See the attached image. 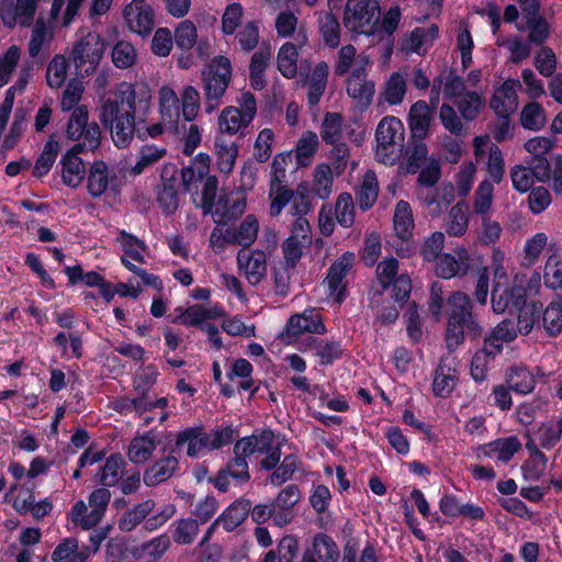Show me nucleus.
Masks as SVG:
<instances>
[{
	"instance_id": "1",
	"label": "nucleus",
	"mask_w": 562,
	"mask_h": 562,
	"mask_svg": "<svg viewBox=\"0 0 562 562\" xmlns=\"http://www.w3.org/2000/svg\"><path fill=\"white\" fill-rule=\"evenodd\" d=\"M153 93L144 81L121 82L115 98L104 100L99 110V120L111 133L117 148H126L135 136V121H146L151 108Z\"/></svg>"
},
{
	"instance_id": "2",
	"label": "nucleus",
	"mask_w": 562,
	"mask_h": 562,
	"mask_svg": "<svg viewBox=\"0 0 562 562\" xmlns=\"http://www.w3.org/2000/svg\"><path fill=\"white\" fill-rule=\"evenodd\" d=\"M449 306L445 333L447 350L454 352L468 338L476 340L482 336L483 327L473 314V305L463 292L456 291L447 300Z\"/></svg>"
},
{
	"instance_id": "3",
	"label": "nucleus",
	"mask_w": 562,
	"mask_h": 562,
	"mask_svg": "<svg viewBox=\"0 0 562 562\" xmlns=\"http://www.w3.org/2000/svg\"><path fill=\"white\" fill-rule=\"evenodd\" d=\"M380 14L379 0H347L342 24L352 37L359 35L371 37L379 33Z\"/></svg>"
},
{
	"instance_id": "4",
	"label": "nucleus",
	"mask_w": 562,
	"mask_h": 562,
	"mask_svg": "<svg viewBox=\"0 0 562 562\" xmlns=\"http://www.w3.org/2000/svg\"><path fill=\"white\" fill-rule=\"evenodd\" d=\"M232 64L228 57L218 55L211 59L202 70L206 111H213L225 94L232 79Z\"/></svg>"
},
{
	"instance_id": "5",
	"label": "nucleus",
	"mask_w": 562,
	"mask_h": 562,
	"mask_svg": "<svg viewBox=\"0 0 562 562\" xmlns=\"http://www.w3.org/2000/svg\"><path fill=\"white\" fill-rule=\"evenodd\" d=\"M81 34L72 46L70 60L79 74L89 76L95 71L105 50V40L97 32Z\"/></svg>"
},
{
	"instance_id": "6",
	"label": "nucleus",
	"mask_w": 562,
	"mask_h": 562,
	"mask_svg": "<svg viewBox=\"0 0 562 562\" xmlns=\"http://www.w3.org/2000/svg\"><path fill=\"white\" fill-rule=\"evenodd\" d=\"M327 328L321 312L315 307H307L302 313L293 314L286 321L279 339L285 345H292L303 334L324 335Z\"/></svg>"
},
{
	"instance_id": "7",
	"label": "nucleus",
	"mask_w": 562,
	"mask_h": 562,
	"mask_svg": "<svg viewBox=\"0 0 562 562\" xmlns=\"http://www.w3.org/2000/svg\"><path fill=\"white\" fill-rule=\"evenodd\" d=\"M89 112L86 105H78L71 112L67 127V137L71 140L87 143L88 149L94 151L101 145V128L97 122L89 123Z\"/></svg>"
},
{
	"instance_id": "8",
	"label": "nucleus",
	"mask_w": 562,
	"mask_h": 562,
	"mask_svg": "<svg viewBox=\"0 0 562 562\" xmlns=\"http://www.w3.org/2000/svg\"><path fill=\"white\" fill-rule=\"evenodd\" d=\"M355 259L353 252L346 251L327 270L328 294L334 296V302L337 304H341L347 297V285L344 283V280L352 269Z\"/></svg>"
},
{
	"instance_id": "9",
	"label": "nucleus",
	"mask_w": 562,
	"mask_h": 562,
	"mask_svg": "<svg viewBox=\"0 0 562 562\" xmlns=\"http://www.w3.org/2000/svg\"><path fill=\"white\" fill-rule=\"evenodd\" d=\"M40 0H0V19L12 29L16 24L29 27L34 21Z\"/></svg>"
},
{
	"instance_id": "10",
	"label": "nucleus",
	"mask_w": 562,
	"mask_h": 562,
	"mask_svg": "<svg viewBox=\"0 0 562 562\" xmlns=\"http://www.w3.org/2000/svg\"><path fill=\"white\" fill-rule=\"evenodd\" d=\"M123 15L128 29L142 37L148 36L155 26V12L145 0H133L124 10Z\"/></svg>"
},
{
	"instance_id": "11",
	"label": "nucleus",
	"mask_w": 562,
	"mask_h": 562,
	"mask_svg": "<svg viewBox=\"0 0 562 562\" xmlns=\"http://www.w3.org/2000/svg\"><path fill=\"white\" fill-rule=\"evenodd\" d=\"M456 255L442 254L435 260V272L440 279L449 280L457 276H465L471 268L469 251L464 247L456 250Z\"/></svg>"
},
{
	"instance_id": "12",
	"label": "nucleus",
	"mask_w": 562,
	"mask_h": 562,
	"mask_svg": "<svg viewBox=\"0 0 562 562\" xmlns=\"http://www.w3.org/2000/svg\"><path fill=\"white\" fill-rule=\"evenodd\" d=\"M435 114V108L430 106L425 100H418L411 105L407 124L412 139H425L428 136Z\"/></svg>"
},
{
	"instance_id": "13",
	"label": "nucleus",
	"mask_w": 562,
	"mask_h": 562,
	"mask_svg": "<svg viewBox=\"0 0 562 562\" xmlns=\"http://www.w3.org/2000/svg\"><path fill=\"white\" fill-rule=\"evenodd\" d=\"M177 170L173 166H166L161 172V186L157 191V203L165 214L171 215L179 207V192L177 188Z\"/></svg>"
},
{
	"instance_id": "14",
	"label": "nucleus",
	"mask_w": 562,
	"mask_h": 562,
	"mask_svg": "<svg viewBox=\"0 0 562 562\" xmlns=\"http://www.w3.org/2000/svg\"><path fill=\"white\" fill-rule=\"evenodd\" d=\"M179 315L169 319L173 324H181L184 326H198L202 329L204 323L210 319H216L222 317L225 312L218 304L212 307H205L202 304H194L183 310L182 307L177 308Z\"/></svg>"
},
{
	"instance_id": "15",
	"label": "nucleus",
	"mask_w": 562,
	"mask_h": 562,
	"mask_svg": "<svg viewBox=\"0 0 562 562\" xmlns=\"http://www.w3.org/2000/svg\"><path fill=\"white\" fill-rule=\"evenodd\" d=\"M179 468V457L162 456L145 469L143 482L148 487L158 486L171 479Z\"/></svg>"
},
{
	"instance_id": "16",
	"label": "nucleus",
	"mask_w": 562,
	"mask_h": 562,
	"mask_svg": "<svg viewBox=\"0 0 562 562\" xmlns=\"http://www.w3.org/2000/svg\"><path fill=\"white\" fill-rule=\"evenodd\" d=\"M459 381L456 368L451 366L448 358L441 357L434 370L432 393L440 398H448Z\"/></svg>"
},
{
	"instance_id": "17",
	"label": "nucleus",
	"mask_w": 562,
	"mask_h": 562,
	"mask_svg": "<svg viewBox=\"0 0 562 562\" xmlns=\"http://www.w3.org/2000/svg\"><path fill=\"white\" fill-rule=\"evenodd\" d=\"M157 446L156 430L149 429L131 440L127 448V458L133 464H144L151 459Z\"/></svg>"
},
{
	"instance_id": "18",
	"label": "nucleus",
	"mask_w": 562,
	"mask_h": 562,
	"mask_svg": "<svg viewBox=\"0 0 562 562\" xmlns=\"http://www.w3.org/2000/svg\"><path fill=\"white\" fill-rule=\"evenodd\" d=\"M187 443V456L196 458L202 449L210 450V435L203 426L188 427L176 434L175 449H181Z\"/></svg>"
},
{
	"instance_id": "19",
	"label": "nucleus",
	"mask_w": 562,
	"mask_h": 562,
	"mask_svg": "<svg viewBox=\"0 0 562 562\" xmlns=\"http://www.w3.org/2000/svg\"><path fill=\"white\" fill-rule=\"evenodd\" d=\"M91 557V550L88 546L79 547V541L75 537L63 539L52 552L53 562H87Z\"/></svg>"
},
{
	"instance_id": "20",
	"label": "nucleus",
	"mask_w": 562,
	"mask_h": 562,
	"mask_svg": "<svg viewBox=\"0 0 562 562\" xmlns=\"http://www.w3.org/2000/svg\"><path fill=\"white\" fill-rule=\"evenodd\" d=\"M517 93L513 80L504 81L490 100V108L497 116L512 115L517 109Z\"/></svg>"
},
{
	"instance_id": "21",
	"label": "nucleus",
	"mask_w": 562,
	"mask_h": 562,
	"mask_svg": "<svg viewBox=\"0 0 562 562\" xmlns=\"http://www.w3.org/2000/svg\"><path fill=\"white\" fill-rule=\"evenodd\" d=\"M362 70L360 67L352 70L351 77L347 80V93L361 110H367L372 102L375 87L374 82L360 79Z\"/></svg>"
},
{
	"instance_id": "22",
	"label": "nucleus",
	"mask_w": 562,
	"mask_h": 562,
	"mask_svg": "<svg viewBox=\"0 0 562 562\" xmlns=\"http://www.w3.org/2000/svg\"><path fill=\"white\" fill-rule=\"evenodd\" d=\"M404 126L400 119L395 116L383 117L375 130L376 153L380 149L387 150L396 143V138H402Z\"/></svg>"
},
{
	"instance_id": "23",
	"label": "nucleus",
	"mask_w": 562,
	"mask_h": 562,
	"mask_svg": "<svg viewBox=\"0 0 562 562\" xmlns=\"http://www.w3.org/2000/svg\"><path fill=\"white\" fill-rule=\"evenodd\" d=\"M274 438L273 430L266 428L254 431L250 436L243 437L235 442L237 443V449H241V453L250 457L269 451L274 446Z\"/></svg>"
},
{
	"instance_id": "24",
	"label": "nucleus",
	"mask_w": 562,
	"mask_h": 562,
	"mask_svg": "<svg viewBox=\"0 0 562 562\" xmlns=\"http://www.w3.org/2000/svg\"><path fill=\"white\" fill-rule=\"evenodd\" d=\"M251 509V501L248 498H238L229 504L217 517L227 532L234 531L248 517Z\"/></svg>"
},
{
	"instance_id": "25",
	"label": "nucleus",
	"mask_w": 562,
	"mask_h": 562,
	"mask_svg": "<svg viewBox=\"0 0 562 562\" xmlns=\"http://www.w3.org/2000/svg\"><path fill=\"white\" fill-rule=\"evenodd\" d=\"M126 461L120 452L110 454L103 465L98 469V483L105 487H113L122 479Z\"/></svg>"
},
{
	"instance_id": "26",
	"label": "nucleus",
	"mask_w": 562,
	"mask_h": 562,
	"mask_svg": "<svg viewBox=\"0 0 562 562\" xmlns=\"http://www.w3.org/2000/svg\"><path fill=\"white\" fill-rule=\"evenodd\" d=\"M318 33L322 36L324 45L329 48H337L340 45L341 27L340 22L331 11L319 12Z\"/></svg>"
},
{
	"instance_id": "27",
	"label": "nucleus",
	"mask_w": 562,
	"mask_h": 562,
	"mask_svg": "<svg viewBox=\"0 0 562 562\" xmlns=\"http://www.w3.org/2000/svg\"><path fill=\"white\" fill-rule=\"evenodd\" d=\"M109 167L103 160H95L90 166L87 178V190L92 198L104 194L110 183Z\"/></svg>"
},
{
	"instance_id": "28",
	"label": "nucleus",
	"mask_w": 562,
	"mask_h": 562,
	"mask_svg": "<svg viewBox=\"0 0 562 562\" xmlns=\"http://www.w3.org/2000/svg\"><path fill=\"white\" fill-rule=\"evenodd\" d=\"M508 387L517 394H529L533 391L536 379L527 366H513L507 370Z\"/></svg>"
},
{
	"instance_id": "29",
	"label": "nucleus",
	"mask_w": 562,
	"mask_h": 562,
	"mask_svg": "<svg viewBox=\"0 0 562 562\" xmlns=\"http://www.w3.org/2000/svg\"><path fill=\"white\" fill-rule=\"evenodd\" d=\"M155 501L146 499L126 510L119 519L117 526L122 532H131L139 524H144L145 518L154 510Z\"/></svg>"
},
{
	"instance_id": "30",
	"label": "nucleus",
	"mask_w": 562,
	"mask_h": 562,
	"mask_svg": "<svg viewBox=\"0 0 562 562\" xmlns=\"http://www.w3.org/2000/svg\"><path fill=\"white\" fill-rule=\"evenodd\" d=\"M393 226L395 235L401 240H408L414 229L412 207L408 202L400 200L395 205Z\"/></svg>"
},
{
	"instance_id": "31",
	"label": "nucleus",
	"mask_w": 562,
	"mask_h": 562,
	"mask_svg": "<svg viewBox=\"0 0 562 562\" xmlns=\"http://www.w3.org/2000/svg\"><path fill=\"white\" fill-rule=\"evenodd\" d=\"M59 150H60V145H59L58 140H56L54 138V136H50L46 140L42 153L40 154V156L37 157V159L35 161V165H34V168L32 171V175L34 178L42 179L43 177L48 175V172L50 171L52 167L54 166V164L57 159Z\"/></svg>"
},
{
	"instance_id": "32",
	"label": "nucleus",
	"mask_w": 562,
	"mask_h": 562,
	"mask_svg": "<svg viewBox=\"0 0 562 562\" xmlns=\"http://www.w3.org/2000/svg\"><path fill=\"white\" fill-rule=\"evenodd\" d=\"M300 467L301 460L297 454H285L282 461L280 460V463L277 465L274 471L270 473L267 482L273 486H280L285 482L291 481L295 472L300 470Z\"/></svg>"
},
{
	"instance_id": "33",
	"label": "nucleus",
	"mask_w": 562,
	"mask_h": 562,
	"mask_svg": "<svg viewBox=\"0 0 562 562\" xmlns=\"http://www.w3.org/2000/svg\"><path fill=\"white\" fill-rule=\"evenodd\" d=\"M59 165L63 183L71 189L80 187L86 175L83 160L61 156Z\"/></svg>"
},
{
	"instance_id": "34",
	"label": "nucleus",
	"mask_w": 562,
	"mask_h": 562,
	"mask_svg": "<svg viewBox=\"0 0 562 562\" xmlns=\"http://www.w3.org/2000/svg\"><path fill=\"white\" fill-rule=\"evenodd\" d=\"M308 349H316L315 356L321 359L322 366H329L334 361L341 359L344 349L340 340H330L322 344L316 338L310 337L307 340Z\"/></svg>"
},
{
	"instance_id": "35",
	"label": "nucleus",
	"mask_w": 562,
	"mask_h": 562,
	"mask_svg": "<svg viewBox=\"0 0 562 562\" xmlns=\"http://www.w3.org/2000/svg\"><path fill=\"white\" fill-rule=\"evenodd\" d=\"M311 549L317 554L319 561L338 562L339 549L335 540L325 532H317L312 538Z\"/></svg>"
},
{
	"instance_id": "36",
	"label": "nucleus",
	"mask_w": 562,
	"mask_h": 562,
	"mask_svg": "<svg viewBox=\"0 0 562 562\" xmlns=\"http://www.w3.org/2000/svg\"><path fill=\"white\" fill-rule=\"evenodd\" d=\"M318 147L319 140L317 134L312 131L304 132L296 143V165L299 167L310 166Z\"/></svg>"
},
{
	"instance_id": "37",
	"label": "nucleus",
	"mask_w": 562,
	"mask_h": 562,
	"mask_svg": "<svg viewBox=\"0 0 562 562\" xmlns=\"http://www.w3.org/2000/svg\"><path fill=\"white\" fill-rule=\"evenodd\" d=\"M344 116L338 112H327L321 126V137L328 145L339 144L342 136Z\"/></svg>"
},
{
	"instance_id": "38",
	"label": "nucleus",
	"mask_w": 562,
	"mask_h": 562,
	"mask_svg": "<svg viewBox=\"0 0 562 562\" xmlns=\"http://www.w3.org/2000/svg\"><path fill=\"white\" fill-rule=\"evenodd\" d=\"M297 48L293 43L283 44L278 53V69L285 78L292 79L297 72Z\"/></svg>"
},
{
	"instance_id": "39",
	"label": "nucleus",
	"mask_w": 562,
	"mask_h": 562,
	"mask_svg": "<svg viewBox=\"0 0 562 562\" xmlns=\"http://www.w3.org/2000/svg\"><path fill=\"white\" fill-rule=\"evenodd\" d=\"M267 271L266 254L262 250H252L246 258L245 273L248 282L257 285Z\"/></svg>"
},
{
	"instance_id": "40",
	"label": "nucleus",
	"mask_w": 562,
	"mask_h": 562,
	"mask_svg": "<svg viewBox=\"0 0 562 562\" xmlns=\"http://www.w3.org/2000/svg\"><path fill=\"white\" fill-rule=\"evenodd\" d=\"M63 271L68 277V285H76L82 282L89 288H98L105 281L101 273L94 270L85 272L80 265L67 266Z\"/></svg>"
},
{
	"instance_id": "41",
	"label": "nucleus",
	"mask_w": 562,
	"mask_h": 562,
	"mask_svg": "<svg viewBox=\"0 0 562 562\" xmlns=\"http://www.w3.org/2000/svg\"><path fill=\"white\" fill-rule=\"evenodd\" d=\"M520 124L528 131H540L546 124V111L540 103L530 102L520 112Z\"/></svg>"
},
{
	"instance_id": "42",
	"label": "nucleus",
	"mask_w": 562,
	"mask_h": 562,
	"mask_svg": "<svg viewBox=\"0 0 562 562\" xmlns=\"http://www.w3.org/2000/svg\"><path fill=\"white\" fill-rule=\"evenodd\" d=\"M234 457L227 462L225 469L233 480L239 484L249 482L250 473L249 465L247 462V454L241 453V449H237V443H234L233 448Z\"/></svg>"
},
{
	"instance_id": "43",
	"label": "nucleus",
	"mask_w": 562,
	"mask_h": 562,
	"mask_svg": "<svg viewBox=\"0 0 562 562\" xmlns=\"http://www.w3.org/2000/svg\"><path fill=\"white\" fill-rule=\"evenodd\" d=\"M333 175L328 164H319L314 170L313 193L321 200L328 199L331 193Z\"/></svg>"
},
{
	"instance_id": "44",
	"label": "nucleus",
	"mask_w": 562,
	"mask_h": 562,
	"mask_svg": "<svg viewBox=\"0 0 562 562\" xmlns=\"http://www.w3.org/2000/svg\"><path fill=\"white\" fill-rule=\"evenodd\" d=\"M269 196L271 198L270 215L279 216L284 206L292 202L294 190L289 189L283 182L270 181Z\"/></svg>"
},
{
	"instance_id": "45",
	"label": "nucleus",
	"mask_w": 562,
	"mask_h": 562,
	"mask_svg": "<svg viewBox=\"0 0 562 562\" xmlns=\"http://www.w3.org/2000/svg\"><path fill=\"white\" fill-rule=\"evenodd\" d=\"M379 194V184L374 173L372 176L366 175L359 190L357 191L358 204L361 211L370 210Z\"/></svg>"
},
{
	"instance_id": "46",
	"label": "nucleus",
	"mask_w": 562,
	"mask_h": 562,
	"mask_svg": "<svg viewBox=\"0 0 562 562\" xmlns=\"http://www.w3.org/2000/svg\"><path fill=\"white\" fill-rule=\"evenodd\" d=\"M469 224L467 206L463 203L454 204L449 212V222L446 232L450 236H462L465 234Z\"/></svg>"
},
{
	"instance_id": "47",
	"label": "nucleus",
	"mask_w": 562,
	"mask_h": 562,
	"mask_svg": "<svg viewBox=\"0 0 562 562\" xmlns=\"http://www.w3.org/2000/svg\"><path fill=\"white\" fill-rule=\"evenodd\" d=\"M216 165L220 172L227 175L229 173L236 161L238 155V146L235 143L226 144L216 139Z\"/></svg>"
},
{
	"instance_id": "48",
	"label": "nucleus",
	"mask_w": 562,
	"mask_h": 562,
	"mask_svg": "<svg viewBox=\"0 0 562 562\" xmlns=\"http://www.w3.org/2000/svg\"><path fill=\"white\" fill-rule=\"evenodd\" d=\"M542 327L550 337L562 333V303H550L542 314Z\"/></svg>"
},
{
	"instance_id": "49",
	"label": "nucleus",
	"mask_w": 562,
	"mask_h": 562,
	"mask_svg": "<svg viewBox=\"0 0 562 562\" xmlns=\"http://www.w3.org/2000/svg\"><path fill=\"white\" fill-rule=\"evenodd\" d=\"M173 43L182 52H190L196 44L198 32L193 22L184 20L176 27Z\"/></svg>"
},
{
	"instance_id": "50",
	"label": "nucleus",
	"mask_w": 562,
	"mask_h": 562,
	"mask_svg": "<svg viewBox=\"0 0 562 562\" xmlns=\"http://www.w3.org/2000/svg\"><path fill=\"white\" fill-rule=\"evenodd\" d=\"M250 123H246L244 116L239 109L235 106L225 108L220 117H218V126L221 132L227 133L229 135L236 134L240 127H246Z\"/></svg>"
},
{
	"instance_id": "51",
	"label": "nucleus",
	"mask_w": 562,
	"mask_h": 562,
	"mask_svg": "<svg viewBox=\"0 0 562 562\" xmlns=\"http://www.w3.org/2000/svg\"><path fill=\"white\" fill-rule=\"evenodd\" d=\"M258 220L256 218L255 215L249 214L243 220V222L236 229L237 236H235V241L243 248H248L255 243L258 236Z\"/></svg>"
},
{
	"instance_id": "52",
	"label": "nucleus",
	"mask_w": 562,
	"mask_h": 562,
	"mask_svg": "<svg viewBox=\"0 0 562 562\" xmlns=\"http://www.w3.org/2000/svg\"><path fill=\"white\" fill-rule=\"evenodd\" d=\"M170 547V538L168 535L162 533L147 542H144L139 548V557L147 559L148 562L159 560Z\"/></svg>"
},
{
	"instance_id": "53",
	"label": "nucleus",
	"mask_w": 562,
	"mask_h": 562,
	"mask_svg": "<svg viewBox=\"0 0 562 562\" xmlns=\"http://www.w3.org/2000/svg\"><path fill=\"white\" fill-rule=\"evenodd\" d=\"M483 105V98L476 91H468L457 103L458 110L465 121H474Z\"/></svg>"
},
{
	"instance_id": "54",
	"label": "nucleus",
	"mask_w": 562,
	"mask_h": 562,
	"mask_svg": "<svg viewBox=\"0 0 562 562\" xmlns=\"http://www.w3.org/2000/svg\"><path fill=\"white\" fill-rule=\"evenodd\" d=\"M403 317L405 321L406 333L409 339L415 344L419 342L423 336V330L418 305L415 301L408 302V304H406V310Z\"/></svg>"
},
{
	"instance_id": "55",
	"label": "nucleus",
	"mask_w": 562,
	"mask_h": 562,
	"mask_svg": "<svg viewBox=\"0 0 562 562\" xmlns=\"http://www.w3.org/2000/svg\"><path fill=\"white\" fill-rule=\"evenodd\" d=\"M405 93H406V81H405L404 77L398 72L392 74L385 83V88H384V92H383L384 100L391 105H396V104L402 103V101L404 100Z\"/></svg>"
},
{
	"instance_id": "56",
	"label": "nucleus",
	"mask_w": 562,
	"mask_h": 562,
	"mask_svg": "<svg viewBox=\"0 0 562 562\" xmlns=\"http://www.w3.org/2000/svg\"><path fill=\"white\" fill-rule=\"evenodd\" d=\"M167 155L166 148H159L156 145H145L140 148L139 157L132 168L134 175H140L144 170L156 164Z\"/></svg>"
},
{
	"instance_id": "57",
	"label": "nucleus",
	"mask_w": 562,
	"mask_h": 562,
	"mask_svg": "<svg viewBox=\"0 0 562 562\" xmlns=\"http://www.w3.org/2000/svg\"><path fill=\"white\" fill-rule=\"evenodd\" d=\"M136 56L135 47L127 41H119L112 48V61L120 69L132 67Z\"/></svg>"
},
{
	"instance_id": "58",
	"label": "nucleus",
	"mask_w": 562,
	"mask_h": 562,
	"mask_svg": "<svg viewBox=\"0 0 562 562\" xmlns=\"http://www.w3.org/2000/svg\"><path fill=\"white\" fill-rule=\"evenodd\" d=\"M68 63L61 55H56L48 64L46 80L50 88H59L65 82Z\"/></svg>"
},
{
	"instance_id": "59",
	"label": "nucleus",
	"mask_w": 562,
	"mask_h": 562,
	"mask_svg": "<svg viewBox=\"0 0 562 562\" xmlns=\"http://www.w3.org/2000/svg\"><path fill=\"white\" fill-rule=\"evenodd\" d=\"M336 220L342 227H350L355 222V205L351 194L341 193L336 202Z\"/></svg>"
},
{
	"instance_id": "60",
	"label": "nucleus",
	"mask_w": 562,
	"mask_h": 562,
	"mask_svg": "<svg viewBox=\"0 0 562 562\" xmlns=\"http://www.w3.org/2000/svg\"><path fill=\"white\" fill-rule=\"evenodd\" d=\"M273 140L274 134L271 128H263L259 132L254 146V157L258 162L269 160L272 154Z\"/></svg>"
},
{
	"instance_id": "61",
	"label": "nucleus",
	"mask_w": 562,
	"mask_h": 562,
	"mask_svg": "<svg viewBox=\"0 0 562 562\" xmlns=\"http://www.w3.org/2000/svg\"><path fill=\"white\" fill-rule=\"evenodd\" d=\"M392 299L400 305L408 304L412 292V280L406 273L400 274L396 279L390 282Z\"/></svg>"
},
{
	"instance_id": "62",
	"label": "nucleus",
	"mask_w": 562,
	"mask_h": 562,
	"mask_svg": "<svg viewBox=\"0 0 562 562\" xmlns=\"http://www.w3.org/2000/svg\"><path fill=\"white\" fill-rule=\"evenodd\" d=\"M513 187L520 193H526L532 189L535 176L528 166L516 165L510 170Z\"/></svg>"
},
{
	"instance_id": "63",
	"label": "nucleus",
	"mask_w": 562,
	"mask_h": 562,
	"mask_svg": "<svg viewBox=\"0 0 562 562\" xmlns=\"http://www.w3.org/2000/svg\"><path fill=\"white\" fill-rule=\"evenodd\" d=\"M199 531V521L192 518L179 519L172 539L178 544H190Z\"/></svg>"
},
{
	"instance_id": "64",
	"label": "nucleus",
	"mask_w": 562,
	"mask_h": 562,
	"mask_svg": "<svg viewBox=\"0 0 562 562\" xmlns=\"http://www.w3.org/2000/svg\"><path fill=\"white\" fill-rule=\"evenodd\" d=\"M445 244V234L442 232H435L425 239L422 245L420 255L425 261L432 262L442 254Z\"/></svg>"
}]
</instances>
